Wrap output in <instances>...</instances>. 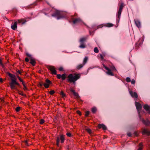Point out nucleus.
Segmentation results:
<instances>
[{"mask_svg":"<svg viewBox=\"0 0 150 150\" xmlns=\"http://www.w3.org/2000/svg\"><path fill=\"white\" fill-rule=\"evenodd\" d=\"M22 85L23 86V89L25 91H27L28 90V88L26 86L25 83H22Z\"/></svg>","mask_w":150,"mask_h":150,"instance_id":"29","label":"nucleus"},{"mask_svg":"<svg viewBox=\"0 0 150 150\" xmlns=\"http://www.w3.org/2000/svg\"><path fill=\"white\" fill-rule=\"evenodd\" d=\"M104 26V24H103L101 25H98L97 27V28L96 29H96H98L99 28H102Z\"/></svg>","mask_w":150,"mask_h":150,"instance_id":"32","label":"nucleus"},{"mask_svg":"<svg viewBox=\"0 0 150 150\" xmlns=\"http://www.w3.org/2000/svg\"><path fill=\"white\" fill-rule=\"evenodd\" d=\"M52 82L50 80L47 79V83L49 84H52Z\"/></svg>","mask_w":150,"mask_h":150,"instance_id":"50","label":"nucleus"},{"mask_svg":"<svg viewBox=\"0 0 150 150\" xmlns=\"http://www.w3.org/2000/svg\"><path fill=\"white\" fill-rule=\"evenodd\" d=\"M149 122V125H150V122Z\"/></svg>","mask_w":150,"mask_h":150,"instance_id":"62","label":"nucleus"},{"mask_svg":"<svg viewBox=\"0 0 150 150\" xmlns=\"http://www.w3.org/2000/svg\"><path fill=\"white\" fill-rule=\"evenodd\" d=\"M50 85L49 84H48L47 83V88H49V86H50Z\"/></svg>","mask_w":150,"mask_h":150,"instance_id":"61","label":"nucleus"},{"mask_svg":"<svg viewBox=\"0 0 150 150\" xmlns=\"http://www.w3.org/2000/svg\"><path fill=\"white\" fill-rule=\"evenodd\" d=\"M81 45H80L79 47L81 48H84L86 47V46L84 43H80Z\"/></svg>","mask_w":150,"mask_h":150,"instance_id":"25","label":"nucleus"},{"mask_svg":"<svg viewBox=\"0 0 150 150\" xmlns=\"http://www.w3.org/2000/svg\"><path fill=\"white\" fill-rule=\"evenodd\" d=\"M94 51L96 53H98L99 52L98 50L97 47H95L94 48Z\"/></svg>","mask_w":150,"mask_h":150,"instance_id":"35","label":"nucleus"},{"mask_svg":"<svg viewBox=\"0 0 150 150\" xmlns=\"http://www.w3.org/2000/svg\"><path fill=\"white\" fill-rule=\"evenodd\" d=\"M69 137H71V133L69 132L67 133L66 134Z\"/></svg>","mask_w":150,"mask_h":150,"instance_id":"47","label":"nucleus"},{"mask_svg":"<svg viewBox=\"0 0 150 150\" xmlns=\"http://www.w3.org/2000/svg\"><path fill=\"white\" fill-rule=\"evenodd\" d=\"M142 133L143 135L146 134L148 136L150 135V131L146 129H144L142 131Z\"/></svg>","mask_w":150,"mask_h":150,"instance_id":"16","label":"nucleus"},{"mask_svg":"<svg viewBox=\"0 0 150 150\" xmlns=\"http://www.w3.org/2000/svg\"><path fill=\"white\" fill-rule=\"evenodd\" d=\"M52 16L56 17L59 19L65 17V13L59 10H55L54 13L52 14Z\"/></svg>","mask_w":150,"mask_h":150,"instance_id":"4","label":"nucleus"},{"mask_svg":"<svg viewBox=\"0 0 150 150\" xmlns=\"http://www.w3.org/2000/svg\"><path fill=\"white\" fill-rule=\"evenodd\" d=\"M112 69L113 70H116V69L115 68V67H113V68H112Z\"/></svg>","mask_w":150,"mask_h":150,"instance_id":"57","label":"nucleus"},{"mask_svg":"<svg viewBox=\"0 0 150 150\" xmlns=\"http://www.w3.org/2000/svg\"><path fill=\"white\" fill-rule=\"evenodd\" d=\"M20 107H17L16 109V112H19L20 110Z\"/></svg>","mask_w":150,"mask_h":150,"instance_id":"44","label":"nucleus"},{"mask_svg":"<svg viewBox=\"0 0 150 150\" xmlns=\"http://www.w3.org/2000/svg\"><path fill=\"white\" fill-rule=\"evenodd\" d=\"M26 56L28 57H29L30 59H31V58H32V56H31V55L30 54H29L28 53H26Z\"/></svg>","mask_w":150,"mask_h":150,"instance_id":"40","label":"nucleus"},{"mask_svg":"<svg viewBox=\"0 0 150 150\" xmlns=\"http://www.w3.org/2000/svg\"><path fill=\"white\" fill-rule=\"evenodd\" d=\"M127 135L128 137H130L132 136V134H131V133L129 132L127 134Z\"/></svg>","mask_w":150,"mask_h":150,"instance_id":"51","label":"nucleus"},{"mask_svg":"<svg viewBox=\"0 0 150 150\" xmlns=\"http://www.w3.org/2000/svg\"><path fill=\"white\" fill-rule=\"evenodd\" d=\"M47 5H49V4L47 3Z\"/></svg>","mask_w":150,"mask_h":150,"instance_id":"63","label":"nucleus"},{"mask_svg":"<svg viewBox=\"0 0 150 150\" xmlns=\"http://www.w3.org/2000/svg\"><path fill=\"white\" fill-rule=\"evenodd\" d=\"M47 68L51 71V74L52 75H57V78L59 79H61L62 81H64L66 78V74L65 73L61 75L60 74H57V71L54 66H48Z\"/></svg>","mask_w":150,"mask_h":150,"instance_id":"1","label":"nucleus"},{"mask_svg":"<svg viewBox=\"0 0 150 150\" xmlns=\"http://www.w3.org/2000/svg\"><path fill=\"white\" fill-rule=\"evenodd\" d=\"M87 38V37H83L81 38L79 40V42L80 43H84V42L86 41Z\"/></svg>","mask_w":150,"mask_h":150,"instance_id":"20","label":"nucleus"},{"mask_svg":"<svg viewBox=\"0 0 150 150\" xmlns=\"http://www.w3.org/2000/svg\"><path fill=\"white\" fill-rule=\"evenodd\" d=\"M16 72L17 73H18L20 75H22V73L23 72V71L21 70V71L18 70H16Z\"/></svg>","mask_w":150,"mask_h":150,"instance_id":"38","label":"nucleus"},{"mask_svg":"<svg viewBox=\"0 0 150 150\" xmlns=\"http://www.w3.org/2000/svg\"><path fill=\"white\" fill-rule=\"evenodd\" d=\"M91 111H92V112L93 113V114L95 113L97 111L96 108L95 107H93L92 108Z\"/></svg>","mask_w":150,"mask_h":150,"instance_id":"27","label":"nucleus"},{"mask_svg":"<svg viewBox=\"0 0 150 150\" xmlns=\"http://www.w3.org/2000/svg\"><path fill=\"white\" fill-rule=\"evenodd\" d=\"M100 59L102 60H103V59H104V57H103V56L102 55L100 54Z\"/></svg>","mask_w":150,"mask_h":150,"instance_id":"49","label":"nucleus"},{"mask_svg":"<svg viewBox=\"0 0 150 150\" xmlns=\"http://www.w3.org/2000/svg\"><path fill=\"white\" fill-rule=\"evenodd\" d=\"M103 68H105L106 70H108L107 72V73L110 76H114V74L112 72L111 70L109 69V68L105 66L104 64H103Z\"/></svg>","mask_w":150,"mask_h":150,"instance_id":"11","label":"nucleus"},{"mask_svg":"<svg viewBox=\"0 0 150 150\" xmlns=\"http://www.w3.org/2000/svg\"><path fill=\"white\" fill-rule=\"evenodd\" d=\"M126 81L127 82H131V79L129 77H127L126 79Z\"/></svg>","mask_w":150,"mask_h":150,"instance_id":"36","label":"nucleus"},{"mask_svg":"<svg viewBox=\"0 0 150 150\" xmlns=\"http://www.w3.org/2000/svg\"><path fill=\"white\" fill-rule=\"evenodd\" d=\"M119 9L117 12V21L119 22L120 18L121 16V14L122 11V9L125 6V5L124 3L121 2L119 3Z\"/></svg>","mask_w":150,"mask_h":150,"instance_id":"5","label":"nucleus"},{"mask_svg":"<svg viewBox=\"0 0 150 150\" xmlns=\"http://www.w3.org/2000/svg\"><path fill=\"white\" fill-rule=\"evenodd\" d=\"M143 108L144 109L150 114V107L147 104H145L144 105Z\"/></svg>","mask_w":150,"mask_h":150,"instance_id":"17","label":"nucleus"},{"mask_svg":"<svg viewBox=\"0 0 150 150\" xmlns=\"http://www.w3.org/2000/svg\"><path fill=\"white\" fill-rule=\"evenodd\" d=\"M70 91L71 92L73 93V95L76 97V98H77L78 100L82 102V100L80 98V97L79 95L77 93L75 92L74 90L72 88H71L70 89Z\"/></svg>","mask_w":150,"mask_h":150,"instance_id":"10","label":"nucleus"},{"mask_svg":"<svg viewBox=\"0 0 150 150\" xmlns=\"http://www.w3.org/2000/svg\"><path fill=\"white\" fill-rule=\"evenodd\" d=\"M71 20L73 24H74L81 23L82 22V20L79 17L74 18V16H73L71 18Z\"/></svg>","mask_w":150,"mask_h":150,"instance_id":"8","label":"nucleus"},{"mask_svg":"<svg viewBox=\"0 0 150 150\" xmlns=\"http://www.w3.org/2000/svg\"><path fill=\"white\" fill-rule=\"evenodd\" d=\"M45 122V121L43 119H42L40 120V123L41 124H43Z\"/></svg>","mask_w":150,"mask_h":150,"instance_id":"45","label":"nucleus"},{"mask_svg":"<svg viewBox=\"0 0 150 150\" xmlns=\"http://www.w3.org/2000/svg\"><path fill=\"white\" fill-rule=\"evenodd\" d=\"M89 114V112L88 111H86L85 112V116L86 117H88V116Z\"/></svg>","mask_w":150,"mask_h":150,"instance_id":"37","label":"nucleus"},{"mask_svg":"<svg viewBox=\"0 0 150 150\" xmlns=\"http://www.w3.org/2000/svg\"><path fill=\"white\" fill-rule=\"evenodd\" d=\"M98 128L99 129H102L103 130H106L107 129V128L106 126L103 124H99L98 125Z\"/></svg>","mask_w":150,"mask_h":150,"instance_id":"14","label":"nucleus"},{"mask_svg":"<svg viewBox=\"0 0 150 150\" xmlns=\"http://www.w3.org/2000/svg\"><path fill=\"white\" fill-rule=\"evenodd\" d=\"M26 8H28V9L32 8V7H31V6H29L27 7Z\"/></svg>","mask_w":150,"mask_h":150,"instance_id":"56","label":"nucleus"},{"mask_svg":"<svg viewBox=\"0 0 150 150\" xmlns=\"http://www.w3.org/2000/svg\"><path fill=\"white\" fill-rule=\"evenodd\" d=\"M19 94L23 96H26V95L25 94H24L23 92L19 91L18 93Z\"/></svg>","mask_w":150,"mask_h":150,"instance_id":"33","label":"nucleus"},{"mask_svg":"<svg viewBox=\"0 0 150 150\" xmlns=\"http://www.w3.org/2000/svg\"><path fill=\"white\" fill-rule=\"evenodd\" d=\"M76 113L80 116H81L82 115L81 112L79 110H77L76 111Z\"/></svg>","mask_w":150,"mask_h":150,"instance_id":"46","label":"nucleus"},{"mask_svg":"<svg viewBox=\"0 0 150 150\" xmlns=\"http://www.w3.org/2000/svg\"><path fill=\"white\" fill-rule=\"evenodd\" d=\"M65 136L64 135L62 134L56 137V145L58 146H59V143L60 141L61 143L63 144L64 143L65 140Z\"/></svg>","mask_w":150,"mask_h":150,"instance_id":"6","label":"nucleus"},{"mask_svg":"<svg viewBox=\"0 0 150 150\" xmlns=\"http://www.w3.org/2000/svg\"><path fill=\"white\" fill-rule=\"evenodd\" d=\"M29 18H21L18 20L17 22L19 24L23 25L28 21Z\"/></svg>","mask_w":150,"mask_h":150,"instance_id":"9","label":"nucleus"},{"mask_svg":"<svg viewBox=\"0 0 150 150\" xmlns=\"http://www.w3.org/2000/svg\"><path fill=\"white\" fill-rule=\"evenodd\" d=\"M84 65L83 63L82 64H80L78 65L76 67V69L79 70L81 69Z\"/></svg>","mask_w":150,"mask_h":150,"instance_id":"24","label":"nucleus"},{"mask_svg":"<svg viewBox=\"0 0 150 150\" xmlns=\"http://www.w3.org/2000/svg\"><path fill=\"white\" fill-rule=\"evenodd\" d=\"M89 33H90V35H91L92 33L90 30H89Z\"/></svg>","mask_w":150,"mask_h":150,"instance_id":"59","label":"nucleus"},{"mask_svg":"<svg viewBox=\"0 0 150 150\" xmlns=\"http://www.w3.org/2000/svg\"><path fill=\"white\" fill-rule=\"evenodd\" d=\"M3 82V80L2 78H0V83H2Z\"/></svg>","mask_w":150,"mask_h":150,"instance_id":"55","label":"nucleus"},{"mask_svg":"<svg viewBox=\"0 0 150 150\" xmlns=\"http://www.w3.org/2000/svg\"><path fill=\"white\" fill-rule=\"evenodd\" d=\"M45 10H43L42 11L43 12H44L45 15L46 14V13L44 12V11Z\"/></svg>","mask_w":150,"mask_h":150,"instance_id":"60","label":"nucleus"},{"mask_svg":"<svg viewBox=\"0 0 150 150\" xmlns=\"http://www.w3.org/2000/svg\"><path fill=\"white\" fill-rule=\"evenodd\" d=\"M80 76L81 75L79 74H75L74 76L72 74H70L68 76L66 81L69 83H73L75 84L76 81L79 79Z\"/></svg>","mask_w":150,"mask_h":150,"instance_id":"3","label":"nucleus"},{"mask_svg":"<svg viewBox=\"0 0 150 150\" xmlns=\"http://www.w3.org/2000/svg\"><path fill=\"white\" fill-rule=\"evenodd\" d=\"M60 95L62 96V98H64L66 96V94L63 91H61L60 93Z\"/></svg>","mask_w":150,"mask_h":150,"instance_id":"31","label":"nucleus"},{"mask_svg":"<svg viewBox=\"0 0 150 150\" xmlns=\"http://www.w3.org/2000/svg\"><path fill=\"white\" fill-rule=\"evenodd\" d=\"M88 57H85L83 59V64L85 65V64L86 63V62L88 61Z\"/></svg>","mask_w":150,"mask_h":150,"instance_id":"28","label":"nucleus"},{"mask_svg":"<svg viewBox=\"0 0 150 150\" xmlns=\"http://www.w3.org/2000/svg\"><path fill=\"white\" fill-rule=\"evenodd\" d=\"M55 93V91L54 90H51L49 92V93L51 95H53Z\"/></svg>","mask_w":150,"mask_h":150,"instance_id":"39","label":"nucleus"},{"mask_svg":"<svg viewBox=\"0 0 150 150\" xmlns=\"http://www.w3.org/2000/svg\"><path fill=\"white\" fill-rule=\"evenodd\" d=\"M144 37L143 36L142 37L140 38L139 41L136 43L135 45V49L136 50H138L140 48V47L141 46L144 41Z\"/></svg>","mask_w":150,"mask_h":150,"instance_id":"7","label":"nucleus"},{"mask_svg":"<svg viewBox=\"0 0 150 150\" xmlns=\"http://www.w3.org/2000/svg\"><path fill=\"white\" fill-rule=\"evenodd\" d=\"M143 144L142 142L139 143V147L137 149V150H142L143 149Z\"/></svg>","mask_w":150,"mask_h":150,"instance_id":"26","label":"nucleus"},{"mask_svg":"<svg viewBox=\"0 0 150 150\" xmlns=\"http://www.w3.org/2000/svg\"><path fill=\"white\" fill-rule=\"evenodd\" d=\"M142 121L143 123L146 126H149V122L150 121L148 120H145L144 119H142Z\"/></svg>","mask_w":150,"mask_h":150,"instance_id":"19","label":"nucleus"},{"mask_svg":"<svg viewBox=\"0 0 150 150\" xmlns=\"http://www.w3.org/2000/svg\"><path fill=\"white\" fill-rule=\"evenodd\" d=\"M134 21L136 25L139 28L141 27V23L137 19H134Z\"/></svg>","mask_w":150,"mask_h":150,"instance_id":"18","label":"nucleus"},{"mask_svg":"<svg viewBox=\"0 0 150 150\" xmlns=\"http://www.w3.org/2000/svg\"><path fill=\"white\" fill-rule=\"evenodd\" d=\"M129 91L130 95L132 98H138V95L137 93L133 92L130 90H129Z\"/></svg>","mask_w":150,"mask_h":150,"instance_id":"15","label":"nucleus"},{"mask_svg":"<svg viewBox=\"0 0 150 150\" xmlns=\"http://www.w3.org/2000/svg\"><path fill=\"white\" fill-rule=\"evenodd\" d=\"M104 26L106 27H110L113 26V24L111 23H107L106 24H104Z\"/></svg>","mask_w":150,"mask_h":150,"instance_id":"23","label":"nucleus"},{"mask_svg":"<svg viewBox=\"0 0 150 150\" xmlns=\"http://www.w3.org/2000/svg\"><path fill=\"white\" fill-rule=\"evenodd\" d=\"M131 83L132 84H134L135 83V80L134 79H132V81H131Z\"/></svg>","mask_w":150,"mask_h":150,"instance_id":"41","label":"nucleus"},{"mask_svg":"<svg viewBox=\"0 0 150 150\" xmlns=\"http://www.w3.org/2000/svg\"><path fill=\"white\" fill-rule=\"evenodd\" d=\"M134 134L136 136H137L138 135V134L137 132H136V131L134 132Z\"/></svg>","mask_w":150,"mask_h":150,"instance_id":"53","label":"nucleus"},{"mask_svg":"<svg viewBox=\"0 0 150 150\" xmlns=\"http://www.w3.org/2000/svg\"><path fill=\"white\" fill-rule=\"evenodd\" d=\"M8 75L11 78V82L9 83L10 88L12 90L16 89L15 85L20 86V84L17 81V79L14 74H12L9 72L7 73Z\"/></svg>","mask_w":150,"mask_h":150,"instance_id":"2","label":"nucleus"},{"mask_svg":"<svg viewBox=\"0 0 150 150\" xmlns=\"http://www.w3.org/2000/svg\"><path fill=\"white\" fill-rule=\"evenodd\" d=\"M44 0H36V2L35 3H34L33 4L34 5H37V4H36V2H39V1H43Z\"/></svg>","mask_w":150,"mask_h":150,"instance_id":"42","label":"nucleus"},{"mask_svg":"<svg viewBox=\"0 0 150 150\" xmlns=\"http://www.w3.org/2000/svg\"><path fill=\"white\" fill-rule=\"evenodd\" d=\"M30 63L33 66H34L36 63L35 59L33 58L30 59Z\"/></svg>","mask_w":150,"mask_h":150,"instance_id":"21","label":"nucleus"},{"mask_svg":"<svg viewBox=\"0 0 150 150\" xmlns=\"http://www.w3.org/2000/svg\"><path fill=\"white\" fill-rule=\"evenodd\" d=\"M25 144L27 146H29V145L28 144V141L27 140L25 141Z\"/></svg>","mask_w":150,"mask_h":150,"instance_id":"54","label":"nucleus"},{"mask_svg":"<svg viewBox=\"0 0 150 150\" xmlns=\"http://www.w3.org/2000/svg\"><path fill=\"white\" fill-rule=\"evenodd\" d=\"M77 16V14L76 13H75L74 15V16Z\"/></svg>","mask_w":150,"mask_h":150,"instance_id":"58","label":"nucleus"},{"mask_svg":"<svg viewBox=\"0 0 150 150\" xmlns=\"http://www.w3.org/2000/svg\"><path fill=\"white\" fill-rule=\"evenodd\" d=\"M17 21H15L12 23L11 28L13 30H16L17 28Z\"/></svg>","mask_w":150,"mask_h":150,"instance_id":"12","label":"nucleus"},{"mask_svg":"<svg viewBox=\"0 0 150 150\" xmlns=\"http://www.w3.org/2000/svg\"><path fill=\"white\" fill-rule=\"evenodd\" d=\"M25 61L26 62H28L29 61V59L28 58H25Z\"/></svg>","mask_w":150,"mask_h":150,"instance_id":"52","label":"nucleus"},{"mask_svg":"<svg viewBox=\"0 0 150 150\" xmlns=\"http://www.w3.org/2000/svg\"><path fill=\"white\" fill-rule=\"evenodd\" d=\"M58 70L60 71H63V68L62 67H60L59 68Z\"/></svg>","mask_w":150,"mask_h":150,"instance_id":"48","label":"nucleus"},{"mask_svg":"<svg viewBox=\"0 0 150 150\" xmlns=\"http://www.w3.org/2000/svg\"><path fill=\"white\" fill-rule=\"evenodd\" d=\"M45 83H40L39 85L40 87H42L43 86L45 88H47V79L45 80Z\"/></svg>","mask_w":150,"mask_h":150,"instance_id":"22","label":"nucleus"},{"mask_svg":"<svg viewBox=\"0 0 150 150\" xmlns=\"http://www.w3.org/2000/svg\"><path fill=\"white\" fill-rule=\"evenodd\" d=\"M85 130L90 134H91L92 133L91 130L90 129L87 128Z\"/></svg>","mask_w":150,"mask_h":150,"instance_id":"30","label":"nucleus"},{"mask_svg":"<svg viewBox=\"0 0 150 150\" xmlns=\"http://www.w3.org/2000/svg\"><path fill=\"white\" fill-rule=\"evenodd\" d=\"M17 77L20 82H21L22 83H24L23 81L21 78V77L19 76H17Z\"/></svg>","mask_w":150,"mask_h":150,"instance_id":"34","label":"nucleus"},{"mask_svg":"<svg viewBox=\"0 0 150 150\" xmlns=\"http://www.w3.org/2000/svg\"><path fill=\"white\" fill-rule=\"evenodd\" d=\"M0 65H1V66L2 67H4V65L3 64V63H2V60L0 59Z\"/></svg>","mask_w":150,"mask_h":150,"instance_id":"43","label":"nucleus"},{"mask_svg":"<svg viewBox=\"0 0 150 150\" xmlns=\"http://www.w3.org/2000/svg\"><path fill=\"white\" fill-rule=\"evenodd\" d=\"M135 105L137 110L139 112V114H140L139 111L142 108V106L141 104L139 102H136L135 103Z\"/></svg>","mask_w":150,"mask_h":150,"instance_id":"13","label":"nucleus"}]
</instances>
